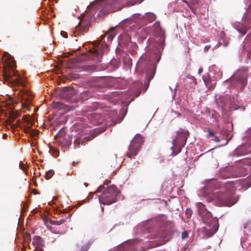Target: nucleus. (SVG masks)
<instances>
[{
  "instance_id": "nucleus-12",
  "label": "nucleus",
  "mask_w": 251,
  "mask_h": 251,
  "mask_svg": "<svg viewBox=\"0 0 251 251\" xmlns=\"http://www.w3.org/2000/svg\"><path fill=\"white\" fill-rule=\"evenodd\" d=\"M142 142L143 139L140 134H136L129 145V152L127 153V155L129 158H131L132 156H135L138 154L140 150V145Z\"/></svg>"
},
{
  "instance_id": "nucleus-15",
  "label": "nucleus",
  "mask_w": 251,
  "mask_h": 251,
  "mask_svg": "<svg viewBox=\"0 0 251 251\" xmlns=\"http://www.w3.org/2000/svg\"><path fill=\"white\" fill-rule=\"evenodd\" d=\"M77 92L74 89L64 88L61 94V97L68 101H75L78 98Z\"/></svg>"
},
{
  "instance_id": "nucleus-14",
  "label": "nucleus",
  "mask_w": 251,
  "mask_h": 251,
  "mask_svg": "<svg viewBox=\"0 0 251 251\" xmlns=\"http://www.w3.org/2000/svg\"><path fill=\"white\" fill-rule=\"evenodd\" d=\"M69 137L71 142L73 140L75 149L79 148L80 144L83 145L85 142L89 141L91 139L90 137L85 136L80 133H78L75 135L71 134Z\"/></svg>"
},
{
  "instance_id": "nucleus-25",
  "label": "nucleus",
  "mask_w": 251,
  "mask_h": 251,
  "mask_svg": "<svg viewBox=\"0 0 251 251\" xmlns=\"http://www.w3.org/2000/svg\"><path fill=\"white\" fill-rule=\"evenodd\" d=\"M25 132L27 133H28L30 135V136L32 138H34L37 136V135H38V131L28 127L26 128L25 129Z\"/></svg>"
},
{
  "instance_id": "nucleus-58",
  "label": "nucleus",
  "mask_w": 251,
  "mask_h": 251,
  "mask_svg": "<svg viewBox=\"0 0 251 251\" xmlns=\"http://www.w3.org/2000/svg\"><path fill=\"white\" fill-rule=\"evenodd\" d=\"M22 251H25V250L24 249V250H23Z\"/></svg>"
},
{
  "instance_id": "nucleus-18",
  "label": "nucleus",
  "mask_w": 251,
  "mask_h": 251,
  "mask_svg": "<svg viewBox=\"0 0 251 251\" xmlns=\"http://www.w3.org/2000/svg\"><path fill=\"white\" fill-rule=\"evenodd\" d=\"M32 244L35 246V250L41 251L45 246V241L40 236H35L32 239Z\"/></svg>"
},
{
  "instance_id": "nucleus-47",
  "label": "nucleus",
  "mask_w": 251,
  "mask_h": 251,
  "mask_svg": "<svg viewBox=\"0 0 251 251\" xmlns=\"http://www.w3.org/2000/svg\"><path fill=\"white\" fill-rule=\"evenodd\" d=\"M247 134L250 135V137L251 138V127H250V129L249 131H247Z\"/></svg>"
},
{
  "instance_id": "nucleus-35",
  "label": "nucleus",
  "mask_w": 251,
  "mask_h": 251,
  "mask_svg": "<svg viewBox=\"0 0 251 251\" xmlns=\"http://www.w3.org/2000/svg\"><path fill=\"white\" fill-rule=\"evenodd\" d=\"M19 168L22 170L23 171H25L26 167L25 166V165L21 161L20 162L19 164Z\"/></svg>"
},
{
  "instance_id": "nucleus-46",
  "label": "nucleus",
  "mask_w": 251,
  "mask_h": 251,
  "mask_svg": "<svg viewBox=\"0 0 251 251\" xmlns=\"http://www.w3.org/2000/svg\"><path fill=\"white\" fill-rule=\"evenodd\" d=\"M7 137V135L6 133H4L3 135H2V138L3 139H6V138Z\"/></svg>"
},
{
  "instance_id": "nucleus-50",
  "label": "nucleus",
  "mask_w": 251,
  "mask_h": 251,
  "mask_svg": "<svg viewBox=\"0 0 251 251\" xmlns=\"http://www.w3.org/2000/svg\"><path fill=\"white\" fill-rule=\"evenodd\" d=\"M84 185H85V187H87L88 184L86 182H85L84 183Z\"/></svg>"
},
{
  "instance_id": "nucleus-10",
  "label": "nucleus",
  "mask_w": 251,
  "mask_h": 251,
  "mask_svg": "<svg viewBox=\"0 0 251 251\" xmlns=\"http://www.w3.org/2000/svg\"><path fill=\"white\" fill-rule=\"evenodd\" d=\"M149 237L150 242L154 241L151 243L152 246H158L163 245L169 241L171 238V234L166 229H160L155 233H152L147 236Z\"/></svg>"
},
{
  "instance_id": "nucleus-52",
  "label": "nucleus",
  "mask_w": 251,
  "mask_h": 251,
  "mask_svg": "<svg viewBox=\"0 0 251 251\" xmlns=\"http://www.w3.org/2000/svg\"><path fill=\"white\" fill-rule=\"evenodd\" d=\"M84 13H82V14H81V16H82V17H84Z\"/></svg>"
},
{
  "instance_id": "nucleus-5",
  "label": "nucleus",
  "mask_w": 251,
  "mask_h": 251,
  "mask_svg": "<svg viewBox=\"0 0 251 251\" xmlns=\"http://www.w3.org/2000/svg\"><path fill=\"white\" fill-rule=\"evenodd\" d=\"M199 215L201 217L203 223L209 228L210 236L214 235L219 228L218 218L213 217L210 211L205 208V205L202 202L197 203Z\"/></svg>"
},
{
  "instance_id": "nucleus-33",
  "label": "nucleus",
  "mask_w": 251,
  "mask_h": 251,
  "mask_svg": "<svg viewBox=\"0 0 251 251\" xmlns=\"http://www.w3.org/2000/svg\"><path fill=\"white\" fill-rule=\"evenodd\" d=\"M188 238V232L185 230L181 233V238L182 239H184Z\"/></svg>"
},
{
  "instance_id": "nucleus-34",
  "label": "nucleus",
  "mask_w": 251,
  "mask_h": 251,
  "mask_svg": "<svg viewBox=\"0 0 251 251\" xmlns=\"http://www.w3.org/2000/svg\"><path fill=\"white\" fill-rule=\"evenodd\" d=\"M131 46L132 48V51H133V53L135 51V50L137 49V46L136 45V43H130L128 45V46Z\"/></svg>"
},
{
  "instance_id": "nucleus-39",
  "label": "nucleus",
  "mask_w": 251,
  "mask_h": 251,
  "mask_svg": "<svg viewBox=\"0 0 251 251\" xmlns=\"http://www.w3.org/2000/svg\"><path fill=\"white\" fill-rule=\"evenodd\" d=\"M60 34H61V36L65 38H67L68 37L67 33L64 31H61Z\"/></svg>"
},
{
  "instance_id": "nucleus-23",
  "label": "nucleus",
  "mask_w": 251,
  "mask_h": 251,
  "mask_svg": "<svg viewBox=\"0 0 251 251\" xmlns=\"http://www.w3.org/2000/svg\"><path fill=\"white\" fill-rule=\"evenodd\" d=\"M233 169V168H228L226 169V171L222 172L221 174V175L222 176L225 177V178H228L230 176H236L238 175L237 173H231L230 174L226 175V171H232Z\"/></svg>"
},
{
  "instance_id": "nucleus-42",
  "label": "nucleus",
  "mask_w": 251,
  "mask_h": 251,
  "mask_svg": "<svg viewBox=\"0 0 251 251\" xmlns=\"http://www.w3.org/2000/svg\"><path fill=\"white\" fill-rule=\"evenodd\" d=\"M250 225V223L249 222H246L244 224V228H247Z\"/></svg>"
},
{
  "instance_id": "nucleus-20",
  "label": "nucleus",
  "mask_w": 251,
  "mask_h": 251,
  "mask_svg": "<svg viewBox=\"0 0 251 251\" xmlns=\"http://www.w3.org/2000/svg\"><path fill=\"white\" fill-rule=\"evenodd\" d=\"M124 243L118 245V247L114 249V251H129V250L132 248V246L128 244L127 242H126L125 244Z\"/></svg>"
},
{
  "instance_id": "nucleus-43",
  "label": "nucleus",
  "mask_w": 251,
  "mask_h": 251,
  "mask_svg": "<svg viewBox=\"0 0 251 251\" xmlns=\"http://www.w3.org/2000/svg\"><path fill=\"white\" fill-rule=\"evenodd\" d=\"M210 47H211V46L210 45L205 46L204 48V51H206L208 50L210 48Z\"/></svg>"
},
{
  "instance_id": "nucleus-55",
  "label": "nucleus",
  "mask_w": 251,
  "mask_h": 251,
  "mask_svg": "<svg viewBox=\"0 0 251 251\" xmlns=\"http://www.w3.org/2000/svg\"><path fill=\"white\" fill-rule=\"evenodd\" d=\"M184 2H186V3L187 2V1L185 0H184Z\"/></svg>"
},
{
  "instance_id": "nucleus-36",
  "label": "nucleus",
  "mask_w": 251,
  "mask_h": 251,
  "mask_svg": "<svg viewBox=\"0 0 251 251\" xmlns=\"http://www.w3.org/2000/svg\"><path fill=\"white\" fill-rule=\"evenodd\" d=\"M64 135L63 128H61L57 133L58 136H63Z\"/></svg>"
},
{
  "instance_id": "nucleus-1",
  "label": "nucleus",
  "mask_w": 251,
  "mask_h": 251,
  "mask_svg": "<svg viewBox=\"0 0 251 251\" xmlns=\"http://www.w3.org/2000/svg\"><path fill=\"white\" fill-rule=\"evenodd\" d=\"M154 31L152 37L147 40L145 48L147 52L140 57L136 63V71L145 74V83H150L156 72L157 64L159 62L165 46V31L157 21L154 24Z\"/></svg>"
},
{
  "instance_id": "nucleus-30",
  "label": "nucleus",
  "mask_w": 251,
  "mask_h": 251,
  "mask_svg": "<svg viewBox=\"0 0 251 251\" xmlns=\"http://www.w3.org/2000/svg\"><path fill=\"white\" fill-rule=\"evenodd\" d=\"M54 172L53 170L51 169L46 173L45 178L46 179H49L54 175Z\"/></svg>"
},
{
  "instance_id": "nucleus-21",
  "label": "nucleus",
  "mask_w": 251,
  "mask_h": 251,
  "mask_svg": "<svg viewBox=\"0 0 251 251\" xmlns=\"http://www.w3.org/2000/svg\"><path fill=\"white\" fill-rule=\"evenodd\" d=\"M89 24L88 23H85L81 25V21H79L78 26L76 27L78 31L75 32V36H76V34H78L82 32L85 31L86 29L89 26Z\"/></svg>"
},
{
  "instance_id": "nucleus-7",
  "label": "nucleus",
  "mask_w": 251,
  "mask_h": 251,
  "mask_svg": "<svg viewBox=\"0 0 251 251\" xmlns=\"http://www.w3.org/2000/svg\"><path fill=\"white\" fill-rule=\"evenodd\" d=\"M248 71L246 68L238 70L229 78L226 79L224 83H230V87L242 89L247 83Z\"/></svg>"
},
{
  "instance_id": "nucleus-28",
  "label": "nucleus",
  "mask_w": 251,
  "mask_h": 251,
  "mask_svg": "<svg viewBox=\"0 0 251 251\" xmlns=\"http://www.w3.org/2000/svg\"><path fill=\"white\" fill-rule=\"evenodd\" d=\"M114 29V27H111L110 28V30H111V33L109 34L107 37V40L108 42H111L113 39L114 38L115 35Z\"/></svg>"
},
{
  "instance_id": "nucleus-37",
  "label": "nucleus",
  "mask_w": 251,
  "mask_h": 251,
  "mask_svg": "<svg viewBox=\"0 0 251 251\" xmlns=\"http://www.w3.org/2000/svg\"><path fill=\"white\" fill-rule=\"evenodd\" d=\"M231 137L230 138H229V139H226L224 143H223L222 144H221V145L220 146H218V147H223V146H226V145L227 144V143H228V142L229 141V140L231 139Z\"/></svg>"
},
{
  "instance_id": "nucleus-57",
  "label": "nucleus",
  "mask_w": 251,
  "mask_h": 251,
  "mask_svg": "<svg viewBox=\"0 0 251 251\" xmlns=\"http://www.w3.org/2000/svg\"><path fill=\"white\" fill-rule=\"evenodd\" d=\"M223 215H221L219 217V218H221L222 217Z\"/></svg>"
},
{
  "instance_id": "nucleus-31",
  "label": "nucleus",
  "mask_w": 251,
  "mask_h": 251,
  "mask_svg": "<svg viewBox=\"0 0 251 251\" xmlns=\"http://www.w3.org/2000/svg\"><path fill=\"white\" fill-rule=\"evenodd\" d=\"M92 243V241H89L87 245L82 246L80 251H87L89 248L90 245Z\"/></svg>"
},
{
  "instance_id": "nucleus-29",
  "label": "nucleus",
  "mask_w": 251,
  "mask_h": 251,
  "mask_svg": "<svg viewBox=\"0 0 251 251\" xmlns=\"http://www.w3.org/2000/svg\"><path fill=\"white\" fill-rule=\"evenodd\" d=\"M66 105L60 101H57L54 104V107L58 109H63Z\"/></svg>"
},
{
  "instance_id": "nucleus-8",
  "label": "nucleus",
  "mask_w": 251,
  "mask_h": 251,
  "mask_svg": "<svg viewBox=\"0 0 251 251\" xmlns=\"http://www.w3.org/2000/svg\"><path fill=\"white\" fill-rule=\"evenodd\" d=\"M223 75L221 69L215 65L209 67V73L202 76V80L207 88L213 89L215 87L217 81L220 79Z\"/></svg>"
},
{
  "instance_id": "nucleus-16",
  "label": "nucleus",
  "mask_w": 251,
  "mask_h": 251,
  "mask_svg": "<svg viewBox=\"0 0 251 251\" xmlns=\"http://www.w3.org/2000/svg\"><path fill=\"white\" fill-rule=\"evenodd\" d=\"M251 153V146L248 144H242L239 146L233 151V155L237 157H242Z\"/></svg>"
},
{
  "instance_id": "nucleus-17",
  "label": "nucleus",
  "mask_w": 251,
  "mask_h": 251,
  "mask_svg": "<svg viewBox=\"0 0 251 251\" xmlns=\"http://www.w3.org/2000/svg\"><path fill=\"white\" fill-rule=\"evenodd\" d=\"M33 99L32 94L28 91H25L22 92L21 96V100L22 101V106L23 108L29 110L28 106L31 103Z\"/></svg>"
},
{
  "instance_id": "nucleus-59",
  "label": "nucleus",
  "mask_w": 251,
  "mask_h": 251,
  "mask_svg": "<svg viewBox=\"0 0 251 251\" xmlns=\"http://www.w3.org/2000/svg\"><path fill=\"white\" fill-rule=\"evenodd\" d=\"M109 251H112V250H109Z\"/></svg>"
},
{
  "instance_id": "nucleus-11",
  "label": "nucleus",
  "mask_w": 251,
  "mask_h": 251,
  "mask_svg": "<svg viewBox=\"0 0 251 251\" xmlns=\"http://www.w3.org/2000/svg\"><path fill=\"white\" fill-rule=\"evenodd\" d=\"M177 136L174 138L171 144L172 154L173 156H176L181 151V148L183 147L186 141V132L181 130L176 132Z\"/></svg>"
},
{
  "instance_id": "nucleus-48",
  "label": "nucleus",
  "mask_w": 251,
  "mask_h": 251,
  "mask_svg": "<svg viewBox=\"0 0 251 251\" xmlns=\"http://www.w3.org/2000/svg\"><path fill=\"white\" fill-rule=\"evenodd\" d=\"M118 65H116L115 66H114V69L115 70L117 68H118Z\"/></svg>"
},
{
  "instance_id": "nucleus-32",
  "label": "nucleus",
  "mask_w": 251,
  "mask_h": 251,
  "mask_svg": "<svg viewBox=\"0 0 251 251\" xmlns=\"http://www.w3.org/2000/svg\"><path fill=\"white\" fill-rule=\"evenodd\" d=\"M246 50V45L244 44H242L241 45L239 51V54L240 55H242V53Z\"/></svg>"
},
{
  "instance_id": "nucleus-56",
  "label": "nucleus",
  "mask_w": 251,
  "mask_h": 251,
  "mask_svg": "<svg viewBox=\"0 0 251 251\" xmlns=\"http://www.w3.org/2000/svg\"><path fill=\"white\" fill-rule=\"evenodd\" d=\"M169 88L171 90H172L171 87L170 86Z\"/></svg>"
},
{
  "instance_id": "nucleus-45",
  "label": "nucleus",
  "mask_w": 251,
  "mask_h": 251,
  "mask_svg": "<svg viewBox=\"0 0 251 251\" xmlns=\"http://www.w3.org/2000/svg\"><path fill=\"white\" fill-rule=\"evenodd\" d=\"M110 183V181L109 180H106L104 183L105 185H108Z\"/></svg>"
},
{
  "instance_id": "nucleus-9",
  "label": "nucleus",
  "mask_w": 251,
  "mask_h": 251,
  "mask_svg": "<svg viewBox=\"0 0 251 251\" xmlns=\"http://www.w3.org/2000/svg\"><path fill=\"white\" fill-rule=\"evenodd\" d=\"M107 34L108 33L106 32L101 35L100 40H98L93 42V48L91 50V53L93 58H96L98 60H100L102 58L104 52L108 49L107 44L104 39Z\"/></svg>"
},
{
  "instance_id": "nucleus-51",
  "label": "nucleus",
  "mask_w": 251,
  "mask_h": 251,
  "mask_svg": "<svg viewBox=\"0 0 251 251\" xmlns=\"http://www.w3.org/2000/svg\"><path fill=\"white\" fill-rule=\"evenodd\" d=\"M103 208H104L103 206H101V210L102 211L103 210Z\"/></svg>"
},
{
  "instance_id": "nucleus-3",
  "label": "nucleus",
  "mask_w": 251,
  "mask_h": 251,
  "mask_svg": "<svg viewBox=\"0 0 251 251\" xmlns=\"http://www.w3.org/2000/svg\"><path fill=\"white\" fill-rule=\"evenodd\" d=\"M5 67L4 69L3 77L5 82L11 86H22L25 84V81L21 76L14 70L16 62L12 56L6 53L3 56Z\"/></svg>"
},
{
  "instance_id": "nucleus-54",
  "label": "nucleus",
  "mask_w": 251,
  "mask_h": 251,
  "mask_svg": "<svg viewBox=\"0 0 251 251\" xmlns=\"http://www.w3.org/2000/svg\"><path fill=\"white\" fill-rule=\"evenodd\" d=\"M176 87H177V86H176L175 88V91H176Z\"/></svg>"
},
{
  "instance_id": "nucleus-53",
  "label": "nucleus",
  "mask_w": 251,
  "mask_h": 251,
  "mask_svg": "<svg viewBox=\"0 0 251 251\" xmlns=\"http://www.w3.org/2000/svg\"><path fill=\"white\" fill-rule=\"evenodd\" d=\"M227 46V44H226V43L225 44V45H224L225 47H226Z\"/></svg>"
},
{
  "instance_id": "nucleus-19",
  "label": "nucleus",
  "mask_w": 251,
  "mask_h": 251,
  "mask_svg": "<svg viewBox=\"0 0 251 251\" xmlns=\"http://www.w3.org/2000/svg\"><path fill=\"white\" fill-rule=\"evenodd\" d=\"M96 94L94 92L93 88H90L88 90L83 91L78 94V98L81 100L84 101L88 100L90 98L95 97Z\"/></svg>"
},
{
  "instance_id": "nucleus-44",
  "label": "nucleus",
  "mask_w": 251,
  "mask_h": 251,
  "mask_svg": "<svg viewBox=\"0 0 251 251\" xmlns=\"http://www.w3.org/2000/svg\"><path fill=\"white\" fill-rule=\"evenodd\" d=\"M203 72V69L202 68H200L199 70H198V74L199 75H201V74Z\"/></svg>"
},
{
  "instance_id": "nucleus-40",
  "label": "nucleus",
  "mask_w": 251,
  "mask_h": 251,
  "mask_svg": "<svg viewBox=\"0 0 251 251\" xmlns=\"http://www.w3.org/2000/svg\"><path fill=\"white\" fill-rule=\"evenodd\" d=\"M103 130H101L100 128H96L95 129L94 132L96 134H100V133Z\"/></svg>"
},
{
  "instance_id": "nucleus-6",
  "label": "nucleus",
  "mask_w": 251,
  "mask_h": 251,
  "mask_svg": "<svg viewBox=\"0 0 251 251\" xmlns=\"http://www.w3.org/2000/svg\"><path fill=\"white\" fill-rule=\"evenodd\" d=\"M96 192L101 193V196L99 197V202L100 204L104 205H110L115 202L119 193V191L114 185L106 188L104 185H100Z\"/></svg>"
},
{
  "instance_id": "nucleus-38",
  "label": "nucleus",
  "mask_w": 251,
  "mask_h": 251,
  "mask_svg": "<svg viewBox=\"0 0 251 251\" xmlns=\"http://www.w3.org/2000/svg\"><path fill=\"white\" fill-rule=\"evenodd\" d=\"M186 214L187 216V217H189L191 215V210L190 208H187L186 209Z\"/></svg>"
},
{
  "instance_id": "nucleus-26",
  "label": "nucleus",
  "mask_w": 251,
  "mask_h": 251,
  "mask_svg": "<svg viewBox=\"0 0 251 251\" xmlns=\"http://www.w3.org/2000/svg\"><path fill=\"white\" fill-rule=\"evenodd\" d=\"M186 81L188 83H190V86L191 87H193V86L195 85L197 83L196 79L193 76H190L187 77L186 78Z\"/></svg>"
},
{
  "instance_id": "nucleus-13",
  "label": "nucleus",
  "mask_w": 251,
  "mask_h": 251,
  "mask_svg": "<svg viewBox=\"0 0 251 251\" xmlns=\"http://www.w3.org/2000/svg\"><path fill=\"white\" fill-rule=\"evenodd\" d=\"M155 15L151 12H147L144 16L139 13H135L132 15V18H126L123 20L122 22L126 20H131L133 22L139 23L140 20H146L148 23H151L155 20Z\"/></svg>"
},
{
  "instance_id": "nucleus-4",
  "label": "nucleus",
  "mask_w": 251,
  "mask_h": 251,
  "mask_svg": "<svg viewBox=\"0 0 251 251\" xmlns=\"http://www.w3.org/2000/svg\"><path fill=\"white\" fill-rule=\"evenodd\" d=\"M144 0H95L87 6L95 9H105L109 12H114L121 9L126 5L132 6L141 3Z\"/></svg>"
},
{
  "instance_id": "nucleus-22",
  "label": "nucleus",
  "mask_w": 251,
  "mask_h": 251,
  "mask_svg": "<svg viewBox=\"0 0 251 251\" xmlns=\"http://www.w3.org/2000/svg\"><path fill=\"white\" fill-rule=\"evenodd\" d=\"M8 115L10 121L9 123L10 124H11L12 121L19 116V113L17 111H15L14 109H10L9 111Z\"/></svg>"
},
{
  "instance_id": "nucleus-49",
  "label": "nucleus",
  "mask_w": 251,
  "mask_h": 251,
  "mask_svg": "<svg viewBox=\"0 0 251 251\" xmlns=\"http://www.w3.org/2000/svg\"><path fill=\"white\" fill-rule=\"evenodd\" d=\"M146 39H147V37H145L143 38L142 41H144V40H146Z\"/></svg>"
},
{
  "instance_id": "nucleus-27",
  "label": "nucleus",
  "mask_w": 251,
  "mask_h": 251,
  "mask_svg": "<svg viewBox=\"0 0 251 251\" xmlns=\"http://www.w3.org/2000/svg\"><path fill=\"white\" fill-rule=\"evenodd\" d=\"M67 218H62L59 220L51 221L50 224L52 225L59 226L66 221Z\"/></svg>"
},
{
  "instance_id": "nucleus-2",
  "label": "nucleus",
  "mask_w": 251,
  "mask_h": 251,
  "mask_svg": "<svg viewBox=\"0 0 251 251\" xmlns=\"http://www.w3.org/2000/svg\"><path fill=\"white\" fill-rule=\"evenodd\" d=\"M220 187L221 184L216 179H209L205 185L199 191L198 195L207 197L208 202L215 201L219 206L230 207L236 203L238 198L234 195V188L227 185L224 189L216 191Z\"/></svg>"
},
{
  "instance_id": "nucleus-24",
  "label": "nucleus",
  "mask_w": 251,
  "mask_h": 251,
  "mask_svg": "<svg viewBox=\"0 0 251 251\" xmlns=\"http://www.w3.org/2000/svg\"><path fill=\"white\" fill-rule=\"evenodd\" d=\"M208 137L216 143H219L220 142L219 137L216 135L214 132L212 131H209Z\"/></svg>"
},
{
  "instance_id": "nucleus-41",
  "label": "nucleus",
  "mask_w": 251,
  "mask_h": 251,
  "mask_svg": "<svg viewBox=\"0 0 251 251\" xmlns=\"http://www.w3.org/2000/svg\"><path fill=\"white\" fill-rule=\"evenodd\" d=\"M25 238L29 241H31V240L30 235L28 233H26L25 235Z\"/></svg>"
}]
</instances>
